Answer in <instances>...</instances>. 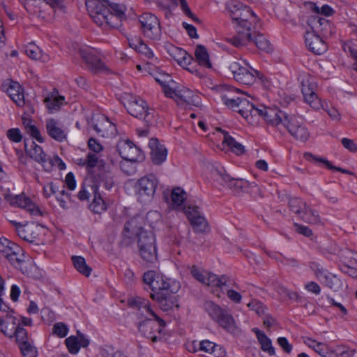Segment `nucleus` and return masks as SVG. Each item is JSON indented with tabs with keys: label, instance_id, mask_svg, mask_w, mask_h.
<instances>
[{
	"label": "nucleus",
	"instance_id": "64",
	"mask_svg": "<svg viewBox=\"0 0 357 357\" xmlns=\"http://www.w3.org/2000/svg\"><path fill=\"white\" fill-rule=\"evenodd\" d=\"M98 160V156L96 153H89L83 165H86L88 168H93L97 165Z\"/></svg>",
	"mask_w": 357,
	"mask_h": 357
},
{
	"label": "nucleus",
	"instance_id": "7",
	"mask_svg": "<svg viewBox=\"0 0 357 357\" xmlns=\"http://www.w3.org/2000/svg\"><path fill=\"white\" fill-rule=\"evenodd\" d=\"M128 112L132 116L144 120L148 125L155 122V111L150 108L145 100L139 96H131L126 105Z\"/></svg>",
	"mask_w": 357,
	"mask_h": 357
},
{
	"label": "nucleus",
	"instance_id": "9",
	"mask_svg": "<svg viewBox=\"0 0 357 357\" xmlns=\"http://www.w3.org/2000/svg\"><path fill=\"white\" fill-rule=\"evenodd\" d=\"M140 28L144 37L159 41L162 37L160 22L158 17L151 13H144L139 17Z\"/></svg>",
	"mask_w": 357,
	"mask_h": 357
},
{
	"label": "nucleus",
	"instance_id": "39",
	"mask_svg": "<svg viewBox=\"0 0 357 357\" xmlns=\"http://www.w3.org/2000/svg\"><path fill=\"white\" fill-rule=\"evenodd\" d=\"M199 351H204L206 354H210L214 357H220L223 354V351L219 345L209 340H203L199 342Z\"/></svg>",
	"mask_w": 357,
	"mask_h": 357
},
{
	"label": "nucleus",
	"instance_id": "29",
	"mask_svg": "<svg viewBox=\"0 0 357 357\" xmlns=\"http://www.w3.org/2000/svg\"><path fill=\"white\" fill-rule=\"evenodd\" d=\"M6 258L15 267L20 268L23 273L29 274L27 268L31 266V263L24 260L22 249L18 246H14L13 250L6 256Z\"/></svg>",
	"mask_w": 357,
	"mask_h": 357
},
{
	"label": "nucleus",
	"instance_id": "31",
	"mask_svg": "<svg viewBox=\"0 0 357 357\" xmlns=\"http://www.w3.org/2000/svg\"><path fill=\"white\" fill-rule=\"evenodd\" d=\"M129 46L137 52L143 54L150 60V63H154L157 58L154 56L153 51L145 44L140 38L135 37L128 39Z\"/></svg>",
	"mask_w": 357,
	"mask_h": 357
},
{
	"label": "nucleus",
	"instance_id": "21",
	"mask_svg": "<svg viewBox=\"0 0 357 357\" xmlns=\"http://www.w3.org/2000/svg\"><path fill=\"white\" fill-rule=\"evenodd\" d=\"M93 127L97 134L102 137H112L116 133L115 124L104 115H98L94 119Z\"/></svg>",
	"mask_w": 357,
	"mask_h": 357
},
{
	"label": "nucleus",
	"instance_id": "24",
	"mask_svg": "<svg viewBox=\"0 0 357 357\" xmlns=\"http://www.w3.org/2000/svg\"><path fill=\"white\" fill-rule=\"evenodd\" d=\"M151 297L159 303L160 307L163 311H168L174 306L178 307L177 299L173 290L162 293H151Z\"/></svg>",
	"mask_w": 357,
	"mask_h": 357
},
{
	"label": "nucleus",
	"instance_id": "18",
	"mask_svg": "<svg viewBox=\"0 0 357 357\" xmlns=\"http://www.w3.org/2000/svg\"><path fill=\"white\" fill-rule=\"evenodd\" d=\"M78 53L87 65V67L94 73L107 70L105 64L96 56V50L89 47L78 50Z\"/></svg>",
	"mask_w": 357,
	"mask_h": 357
},
{
	"label": "nucleus",
	"instance_id": "20",
	"mask_svg": "<svg viewBox=\"0 0 357 357\" xmlns=\"http://www.w3.org/2000/svg\"><path fill=\"white\" fill-rule=\"evenodd\" d=\"M5 199L10 205L24 208L32 215H41L40 208L29 197L24 195H5Z\"/></svg>",
	"mask_w": 357,
	"mask_h": 357
},
{
	"label": "nucleus",
	"instance_id": "40",
	"mask_svg": "<svg viewBox=\"0 0 357 357\" xmlns=\"http://www.w3.org/2000/svg\"><path fill=\"white\" fill-rule=\"evenodd\" d=\"M195 55L199 65L208 68H211L212 67L208 53L204 46L198 45L196 47Z\"/></svg>",
	"mask_w": 357,
	"mask_h": 357
},
{
	"label": "nucleus",
	"instance_id": "48",
	"mask_svg": "<svg viewBox=\"0 0 357 357\" xmlns=\"http://www.w3.org/2000/svg\"><path fill=\"white\" fill-rule=\"evenodd\" d=\"M306 204L307 203L304 200L298 197L291 198L289 201L290 210L298 216Z\"/></svg>",
	"mask_w": 357,
	"mask_h": 357
},
{
	"label": "nucleus",
	"instance_id": "42",
	"mask_svg": "<svg viewBox=\"0 0 357 357\" xmlns=\"http://www.w3.org/2000/svg\"><path fill=\"white\" fill-rule=\"evenodd\" d=\"M72 261L76 270L86 277H89L92 271L91 268L86 263V260L81 256H73Z\"/></svg>",
	"mask_w": 357,
	"mask_h": 357
},
{
	"label": "nucleus",
	"instance_id": "33",
	"mask_svg": "<svg viewBox=\"0 0 357 357\" xmlns=\"http://www.w3.org/2000/svg\"><path fill=\"white\" fill-rule=\"evenodd\" d=\"M17 319L8 312L0 317V331L9 338L13 337L14 331L17 325Z\"/></svg>",
	"mask_w": 357,
	"mask_h": 357
},
{
	"label": "nucleus",
	"instance_id": "19",
	"mask_svg": "<svg viewBox=\"0 0 357 357\" xmlns=\"http://www.w3.org/2000/svg\"><path fill=\"white\" fill-rule=\"evenodd\" d=\"M116 148L119 155L123 160L135 162L144 158L141 150L130 140L119 141Z\"/></svg>",
	"mask_w": 357,
	"mask_h": 357
},
{
	"label": "nucleus",
	"instance_id": "5",
	"mask_svg": "<svg viewBox=\"0 0 357 357\" xmlns=\"http://www.w3.org/2000/svg\"><path fill=\"white\" fill-rule=\"evenodd\" d=\"M107 1H97L87 6L89 13L93 22L100 26L117 27V18L112 14L107 6Z\"/></svg>",
	"mask_w": 357,
	"mask_h": 357
},
{
	"label": "nucleus",
	"instance_id": "54",
	"mask_svg": "<svg viewBox=\"0 0 357 357\" xmlns=\"http://www.w3.org/2000/svg\"><path fill=\"white\" fill-rule=\"evenodd\" d=\"M19 347L24 357H37L38 351L33 346L32 341L24 342V344Z\"/></svg>",
	"mask_w": 357,
	"mask_h": 357
},
{
	"label": "nucleus",
	"instance_id": "22",
	"mask_svg": "<svg viewBox=\"0 0 357 357\" xmlns=\"http://www.w3.org/2000/svg\"><path fill=\"white\" fill-rule=\"evenodd\" d=\"M238 106L236 112H238L249 123L255 122V119L258 117L259 107H256L245 98L241 97L238 102Z\"/></svg>",
	"mask_w": 357,
	"mask_h": 357
},
{
	"label": "nucleus",
	"instance_id": "51",
	"mask_svg": "<svg viewBox=\"0 0 357 357\" xmlns=\"http://www.w3.org/2000/svg\"><path fill=\"white\" fill-rule=\"evenodd\" d=\"M112 14L117 18L115 22H118L119 24L122 18L125 17L126 8L123 5L118 3H106Z\"/></svg>",
	"mask_w": 357,
	"mask_h": 357
},
{
	"label": "nucleus",
	"instance_id": "53",
	"mask_svg": "<svg viewBox=\"0 0 357 357\" xmlns=\"http://www.w3.org/2000/svg\"><path fill=\"white\" fill-rule=\"evenodd\" d=\"M254 43L261 50L268 52L272 50V47L269 41L262 34H257L254 38Z\"/></svg>",
	"mask_w": 357,
	"mask_h": 357
},
{
	"label": "nucleus",
	"instance_id": "23",
	"mask_svg": "<svg viewBox=\"0 0 357 357\" xmlns=\"http://www.w3.org/2000/svg\"><path fill=\"white\" fill-rule=\"evenodd\" d=\"M316 277L322 284L333 291H337L341 289L343 286V282L340 278L327 271L318 269L316 271Z\"/></svg>",
	"mask_w": 357,
	"mask_h": 357
},
{
	"label": "nucleus",
	"instance_id": "35",
	"mask_svg": "<svg viewBox=\"0 0 357 357\" xmlns=\"http://www.w3.org/2000/svg\"><path fill=\"white\" fill-rule=\"evenodd\" d=\"M7 93L17 106L25 105L23 90L19 83L12 82L7 89Z\"/></svg>",
	"mask_w": 357,
	"mask_h": 357
},
{
	"label": "nucleus",
	"instance_id": "30",
	"mask_svg": "<svg viewBox=\"0 0 357 357\" xmlns=\"http://www.w3.org/2000/svg\"><path fill=\"white\" fill-rule=\"evenodd\" d=\"M305 44L309 50L316 54H321L327 50V46L322 38L314 32H307Z\"/></svg>",
	"mask_w": 357,
	"mask_h": 357
},
{
	"label": "nucleus",
	"instance_id": "1",
	"mask_svg": "<svg viewBox=\"0 0 357 357\" xmlns=\"http://www.w3.org/2000/svg\"><path fill=\"white\" fill-rule=\"evenodd\" d=\"M227 7L237 33L229 42L237 47L248 45L252 41V31L255 29L257 17L250 8L237 1H229Z\"/></svg>",
	"mask_w": 357,
	"mask_h": 357
},
{
	"label": "nucleus",
	"instance_id": "8",
	"mask_svg": "<svg viewBox=\"0 0 357 357\" xmlns=\"http://www.w3.org/2000/svg\"><path fill=\"white\" fill-rule=\"evenodd\" d=\"M192 275L199 282L211 288H217L222 291L229 286V278L226 275L218 276L206 271L193 266L191 268Z\"/></svg>",
	"mask_w": 357,
	"mask_h": 357
},
{
	"label": "nucleus",
	"instance_id": "56",
	"mask_svg": "<svg viewBox=\"0 0 357 357\" xmlns=\"http://www.w3.org/2000/svg\"><path fill=\"white\" fill-rule=\"evenodd\" d=\"M173 1V3L177 6H181V8L182 9V10L184 12V13L188 16L190 18H191L194 22H197V23H200V21L198 19V17L192 13V11L190 10L188 5V3L185 0H172Z\"/></svg>",
	"mask_w": 357,
	"mask_h": 357
},
{
	"label": "nucleus",
	"instance_id": "6",
	"mask_svg": "<svg viewBox=\"0 0 357 357\" xmlns=\"http://www.w3.org/2000/svg\"><path fill=\"white\" fill-rule=\"evenodd\" d=\"M138 252L147 265H152L158 261L156 240L153 232H144L137 239Z\"/></svg>",
	"mask_w": 357,
	"mask_h": 357
},
{
	"label": "nucleus",
	"instance_id": "62",
	"mask_svg": "<svg viewBox=\"0 0 357 357\" xmlns=\"http://www.w3.org/2000/svg\"><path fill=\"white\" fill-rule=\"evenodd\" d=\"M25 52H26V55L28 56H29L31 59H40V51L39 48L33 44H29L28 46H26Z\"/></svg>",
	"mask_w": 357,
	"mask_h": 357
},
{
	"label": "nucleus",
	"instance_id": "52",
	"mask_svg": "<svg viewBox=\"0 0 357 357\" xmlns=\"http://www.w3.org/2000/svg\"><path fill=\"white\" fill-rule=\"evenodd\" d=\"M23 124L26 130V132L31 135L33 138H35L39 142H43L44 139L42 137L40 131L38 129L33 125L31 124V122L29 119H24Z\"/></svg>",
	"mask_w": 357,
	"mask_h": 357
},
{
	"label": "nucleus",
	"instance_id": "59",
	"mask_svg": "<svg viewBox=\"0 0 357 357\" xmlns=\"http://www.w3.org/2000/svg\"><path fill=\"white\" fill-rule=\"evenodd\" d=\"M65 342L70 353L75 354L79 351L80 348L77 337L70 336L66 339Z\"/></svg>",
	"mask_w": 357,
	"mask_h": 357
},
{
	"label": "nucleus",
	"instance_id": "27",
	"mask_svg": "<svg viewBox=\"0 0 357 357\" xmlns=\"http://www.w3.org/2000/svg\"><path fill=\"white\" fill-rule=\"evenodd\" d=\"M165 48L169 56H171L180 66L185 67L190 64L192 58L185 50L180 47H177L171 43H166Z\"/></svg>",
	"mask_w": 357,
	"mask_h": 357
},
{
	"label": "nucleus",
	"instance_id": "25",
	"mask_svg": "<svg viewBox=\"0 0 357 357\" xmlns=\"http://www.w3.org/2000/svg\"><path fill=\"white\" fill-rule=\"evenodd\" d=\"M144 232L148 231L143 229L142 218L135 217L125 224L123 235L128 239H133L135 238L139 239L141 234Z\"/></svg>",
	"mask_w": 357,
	"mask_h": 357
},
{
	"label": "nucleus",
	"instance_id": "50",
	"mask_svg": "<svg viewBox=\"0 0 357 357\" xmlns=\"http://www.w3.org/2000/svg\"><path fill=\"white\" fill-rule=\"evenodd\" d=\"M307 24L314 31H319L321 30L322 26L328 25V22L324 17H321L318 15L311 16L307 21Z\"/></svg>",
	"mask_w": 357,
	"mask_h": 357
},
{
	"label": "nucleus",
	"instance_id": "43",
	"mask_svg": "<svg viewBox=\"0 0 357 357\" xmlns=\"http://www.w3.org/2000/svg\"><path fill=\"white\" fill-rule=\"evenodd\" d=\"M304 158L307 160H308L310 162H312L315 164L321 163L329 169L336 170V171H339L341 172H346V170L342 169L341 167H335L333 165H331V162L327 159H326L324 158H319L318 156L314 155L311 153H305Z\"/></svg>",
	"mask_w": 357,
	"mask_h": 357
},
{
	"label": "nucleus",
	"instance_id": "11",
	"mask_svg": "<svg viewBox=\"0 0 357 357\" xmlns=\"http://www.w3.org/2000/svg\"><path fill=\"white\" fill-rule=\"evenodd\" d=\"M167 97L173 98L178 105L183 107L201 105L199 96L193 91L183 86H175L172 89H168Z\"/></svg>",
	"mask_w": 357,
	"mask_h": 357
},
{
	"label": "nucleus",
	"instance_id": "57",
	"mask_svg": "<svg viewBox=\"0 0 357 357\" xmlns=\"http://www.w3.org/2000/svg\"><path fill=\"white\" fill-rule=\"evenodd\" d=\"M14 246H17V245L8 239L6 238H0V252H1L5 257L13 250Z\"/></svg>",
	"mask_w": 357,
	"mask_h": 357
},
{
	"label": "nucleus",
	"instance_id": "34",
	"mask_svg": "<svg viewBox=\"0 0 357 357\" xmlns=\"http://www.w3.org/2000/svg\"><path fill=\"white\" fill-rule=\"evenodd\" d=\"M298 79L301 84L303 96L307 95L316 91L317 85L316 79L307 73H302L299 75Z\"/></svg>",
	"mask_w": 357,
	"mask_h": 357
},
{
	"label": "nucleus",
	"instance_id": "38",
	"mask_svg": "<svg viewBox=\"0 0 357 357\" xmlns=\"http://www.w3.org/2000/svg\"><path fill=\"white\" fill-rule=\"evenodd\" d=\"M252 331L255 333L257 340L261 344V349L264 351L267 352L271 356L274 355L275 349L272 346L271 340L265 335V333L257 328H254Z\"/></svg>",
	"mask_w": 357,
	"mask_h": 357
},
{
	"label": "nucleus",
	"instance_id": "63",
	"mask_svg": "<svg viewBox=\"0 0 357 357\" xmlns=\"http://www.w3.org/2000/svg\"><path fill=\"white\" fill-rule=\"evenodd\" d=\"M6 135L8 138L15 143L21 142L22 136L18 128H11L7 131Z\"/></svg>",
	"mask_w": 357,
	"mask_h": 357
},
{
	"label": "nucleus",
	"instance_id": "28",
	"mask_svg": "<svg viewBox=\"0 0 357 357\" xmlns=\"http://www.w3.org/2000/svg\"><path fill=\"white\" fill-rule=\"evenodd\" d=\"M149 146L151 149V156L155 165H160L166 160L167 150L160 144L157 139L152 138L149 140Z\"/></svg>",
	"mask_w": 357,
	"mask_h": 357
},
{
	"label": "nucleus",
	"instance_id": "55",
	"mask_svg": "<svg viewBox=\"0 0 357 357\" xmlns=\"http://www.w3.org/2000/svg\"><path fill=\"white\" fill-rule=\"evenodd\" d=\"M13 337H15L19 347L23 344L24 342H29L26 331L24 328L20 326L19 323L14 331Z\"/></svg>",
	"mask_w": 357,
	"mask_h": 357
},
{
	"label": "nucleus",
	"instance_id": "10",
	"mask_svg": "<svg viewBox=\"0 0 357 357\" xmlns=\"http://www.w3.org/2000/svg\"><path fill=\"white\" fill-rule=\"evenodd\" d=\"M158 185V179L153 174L142 177L135 185L137 199L142 204L151 202Z\"/></svg>",
	"mask_w": 357,
	"mask_h": 357
},
{
	"label": "nucleus",
	"instance_id": "45",
	"mask_svg": "<svg viewBox=\"0 0 357 357\" xmlns=\"http://www.w3.org/2000/svg\"><path fill=\"white\" fill-rule=\"evenodd\" d=\"M130 304L132 306L137 307L139 310H144L149 313L153 317H156V314L151 308L149 302L147 300L143 298L137 297L130 301Z\"/></svg>",
	"mask_w": 357,
	"mask_h": 357
},
{
	"label": "nucleus",
	"instance_id": "32",
	"mask_svg": "<svg viewBox=\"0 0 357 357\" xmlns=\"http://www.w3.org/2000/svg\"><path fill=\"white\" fill-rule=\"evenodd\" d=\"M46 129L48 135L54 140L63 142L66 139L67 132L65 129L54 119L46 121Z\"/></svg>",
	"mask_w": 357,
	"mask_h": 357
},
{
	"label": "nucleus",
	"instance_id": "61",
	"mask_svg": "<svg viewBox=\"0 0 357 357\" xmlns=\"http://www.w3.org/2000/svg\"><path fill=\"white\" fill-rule=\"evenodd\" d=\"M68 332V326L62 322L56 323L53 326V333L59 337H66Z\"/></svg>",
	"mask_w": 357,
	"mask_h": 357
},
{
	"label": "nucleus",
	"instance_id": "44",
	"mask_svg": "<svg viewBox=\"0 0 357 357\" xmlns=\"http://www.w3.org/2000/svg\"><path fill=\"white\" fill-rule=\"evenodd\" d=\"M64 97L61 96H55L54 94L49 95L45 99L47 107L51 112L57 111L61 105L63 104Z\"/></svg>",
	"mask_w": 357,
	"mask_h": 357
},
{
	"label": "nucleus",
	"instance_id": "58",
	"mask_svg": "<svg viewBox=\"0 0 357 357\" xmlns=\"http://www.w3.org/2000/svg\"><path fill=\"white\" fill-rule=\"evenodd\" d=\"M241 97L237 96V97H232L230 95H224L222 96V100L225 105H227L228 107L231 108L234 111H236L238 102L240 101Z\"/></svg>",
	"mask_w": 357,
	"mask_h": 357
},
{
	"label": "nucleus",
	"instance_id": "60",
	"mask_svg": "<svg viewBox=\"0 0 357 357\" xmlns=\"http://www.w3.org/2000/svg\"><path fill=\"white\" fill-rule=\"evenodd\" d=\"M321 108L327 112L328 116L333 121H340L341 120V114L338 110L331 105H329L326 102H324V106Z\"/></svg>",
	"mask_w": 357,
	"mask_h": 357
},
{
	"label": "nucleus",
	"instance_id": "36",
	"mask_svg": "<svg viewBox=\"0 0 357 357\" xmlns=\"http://www.w3.org/2000/svg\"><path fill=\"white\" fill-rule=\"evenodd\" d=\"M90 190L93 195V199L89 208L93 213L100 214L107 208L105 203L101 197L97 185L91 186Z\"/></svg>",
	"mask_w": 357,
	"mask_h": 357
},
{
	"label": "nucleus",
	"instance_id": "14",
	"mask_svg": "<svg viewBox=\"0 0 357 357\" xmlns=\"http://www.w3.org/2000/svg\"><path fill=\"white\" fill-rule=\"evenodd\" d=\"M143 281L152 291L151 293L169 291V280L154 271H148L143 275Z\"/></svg>",
	"mask_w": 357,
	"mask_h": 357
},
{
	"label": "nucleus",
	"instance_id": "49",
	"mask_svg": "<svg viewBox=\"0 0 357 357\" xmlns=\"http://www.w3.org/2000/svg\"><path fill=\"white\" fill-rule=\"evenodd\" d=\"M171 198L173 204L178 206L186 199V193L181 188H175L172 191Z\"/></svg>",
	"mask_w": 357,
	"mask_h": 357
},
{
	"label": "nucleus",
	"instance_id": "41",
	"mask_svg": "<svg viewBox=\"0 0 357 357\" xmlns=\"http://www.w3.org/2000/svg\"><path fill=\"white\" fill-rule=\"evenodd\" d=\"M222 133L224 135L222 144H226L232 152L237 155H241L245 152L244 146L241 144L236 142L227 132H222Z\"/></svg>",
	"mask_w": 357,
	"mask_h": 357
},
{
	"label": "nucleus",
	"instance_id": "17",
	"mask_svg": "<svg viewBox=\"0 0 357 357\" xmlns=\"http://www.w3.org/2000/svg\"><path fill=\"white\" fill-rule=\"evenodd\" d=\"M78 53L87 65V67L94 73L107 70L105 64L96 56V50L89 47L78 50Z\"/></svg>",
	"mask_w": 357,
	"mask_h": 357
},
{
	"label": "nucleus",
	"instance_id": "3",
	"mask_svg": "<svg viewBox=\"0 0 357 357\" xmlns=\"http://www.w3.org/2000/svg\"><path fill=\"white\" fill-rule=\"evenodd\" d=\"M25 150L27 154L36 162L40 163L46 172H51L54 167H58L59 169L66 168L65 163L58 156L51 157L47 155L42 147L36 144L33 141L30 144L25 142Z\"/></svg>",
	"mask_w": 357,
	"mask_h": 357
},
{
	"label": "nucleus",
	"instance_id": "2",
	"mask_svg": "<svg viewBox=\"0 0 357 357\" xmlns=\"http://www.w3.org/2000/svg\"><path fill=\"white\" fill-rule=\"evenodd\" d=\"M204 308L208 316L224 330L231 333L236 332V322L227 310L211 301H206L204 304Z\"/></svg>",
	"mask_w": 357,
	"mask_h": 357
},
{
	"label": "nucleus",
	"instance_id": "12",
	"mask_svg": "<svg viewBox=\"0 0 357 357\" xmlns=\"http://www.w3.org/2000/svg\"><path fill=\"white\" fill-rule=\"evenodd\" d=\"M155 320L146 319L141 322L138 326L139 331L146 338L151 339L153 342L162 340L161 332L166 326L165 321L157 314L153 317Z\"/></svg>",
	"mask_w": 357,
	"mask_h": 357
},
{
	"label": "nucleus",
	"instance_id": "47",
	"mask_svg": "<svg viewBox=\"0 0 357 357\" xmlns=\"http://www.w3.org/2000/svg\"><path fill=\"white\" fill-rule=\"evenodd\" d=\"M303 98L305 102L308 104L313 109L318 110L324 106V102H322L314 91L312 93L304 95Z\"/></svg>",
	"mask_w": 357,
	"mask_h": 357
},
{
	"label": "nucleus",
	"instance_id": "16",
	"mask_svg": "<svg viewBox=\"0 0 357 357\" xmlns=\"http://www.w3.org/2000/svg\"><path fill=\"white\" fill-rule=\"evenodd\" d=\"M259 109L258 116H262L268 124L278 128L283 127L284 121L289 116L278 107H268L261 105Z\"/></svg>",
	"mask_w": 357,
	"mask_h": 357
},
{
	"label": "nucleus",
	"instance_id": "37",
	"mask_svg": "<svg viewBox=\"0 0 357 357\" xmlns=\"http://www.w3.org/2000/svg\"><path fill=\"white\" fill-rule=\"evenodd\" d=\"M304 222L309 224H318L320 222V216L317 211L312 208L307 204L303 209L299 216Z\"/></svg>",
	"mask_w": 357,
	"mask_h": 357
},
{
	"label": "nucleus",
	"instance_id": "26",
	"mask_svg": "<svg viewBox=\"0 0 357 357\" xmlns=\"http://www.w3.org/2000/svg\"><path fill=\"white\" fill-rule=\"evenodd\" d=\"M40 227L34 222H29L17 227V235L29 243L36 242L39 236Z\"/></svg>",
	"mask_w": 357,
	"mask_h": 357
},
{
	"label": "nucleus",
	"instance_id": "15",
	"mask_svg": "<svg viewBox=\"0 0 357 357\" xmlns=\"http://www.w3.org/2000/svg\"><path fill=\"white\" fill-rule=\"evenodd\" d=\"M184 213L195 232L204 233L209 231L208 223L198 206L191 205L186 206L184 208Z\"/></svg>",
	"mask_w": 357,
	"mask_h": 357
},
{
	"label": "nucleus",
	"instance_id": "4",
	"mask_svg": "<svg viewBox=\"0 0 357 357\" xmlns=\"http://www.w3.org/2000/svg\"><path fill=\"white\" fill-rule=\"evenodd\" d=\"M229 69L233 74L234 79L241 84L252 85L257 79L263 82V75L250 66L244 61H232L229 65Z\"/></svg>",
	"mask_w": 357,
	"mask_h": 357
},
{
	"label": "nucleus",
	"instance_id": "46",
	"mask_svg": "<svg viewBox=\"0 0 357 357\" xmlns=\"http://www.w3.org/2000/svg\"><path fill=\"white\" fill-rule=\"evenodd\" d=\"M155 81L159 83L163 89V92L167 96V91L168 89H172L176 83L171 79V77L167 74H159L155 77Z\"/></svg>",
	"mask_w": 357,
	"mask_h": 357
},
{
	"label": "nucleus",
	"instance_id": "13",
	"mask_svg": "<svg viewBox=\"0 0 357 357\" xmlns=\"http://www.w3.org/2000/svg\"><path fill=\"white\" fill-rule=\"evenodd\" d=\"M283 128L297 141L305 142L310 138V134L307 128L304 121L298 116H289L284 121Z\"/></svg>",
	"mask_w": 357,
	"mask_h": 357
}]
</instances>
